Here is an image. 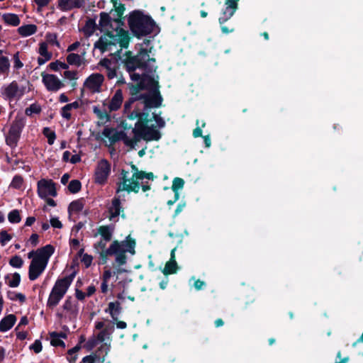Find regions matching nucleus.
Instances as JSON below:
<instances>
[{
	"label": "nucleus",
	"mask_w": 363,
	"mask_h": 363,
	"mask_svg": "<svg viewBox=\"0 0 363 363\" xmlns=\"http://www.w3.org/2000/svg\"><path fill=\"white\" fill-rule=\"evenodd\" d=\"M113 2L115 9L111 11V14L114 18L112 19L106 13H101L99 26L105 33L94 44L95 48L102 52H110L111 55L118 54L123 48H127L130 41L128 32L120 28V18L125 8L121 4Z\"/></svg>",
	"instance_id": "1"
},
{
	"label": "nucleus",
	"mask_w": 363,
	"mask_h": 363,
	"mask_svg": "<svg viewBox=\"0 0 363 363\" xmlns=\"http://www.w3.org/2000/svg\"><path fill=\"white\" fill-rule=\"evenodd\" d=\"M149 108H143V112L139 110L127 113V117L130 120L138 119L133 129V138H125L124 143L126 145L134 148L140 140L147 142L157 141L161 138L160 128L164 127L165 122L155 113H148Z\"/></svg>",
	"instance_id": "2"
},
{
	"label": "nucleus",
	"mask_w": 363,
	"mask_h": 363,
	"mask_svg": "<svg viewBox=\"0 0 363 363\" xmlns=\"http://www.w3.org/2000/svg\"><path fill=\"white\" fill-rule=\"evenodd\" d=\"M153 179L154 174L152 172L146 173L140 171L135 165L131 164L130 169H123L121 172V177L118 183L117 194L123 191L137 193L140 188L143 191H146L150 186L145 180H153Z\"/></svg>",
	"instance_id": "3"
},
{
	"label": "nucleus",
	"mask_w": 363,
	"mask_h": 363,
	"mask_svg": "<svg viewBox=\"0 0 363 363\" xmlns=\"http://www.w3.org/2000/svg\"><path fill=\"white\" fill-rule=\"evenodd\" d=\"M149 43V40H145L140 45L138 54L134 57L128 56L125 62L126 69L129 72L131 79L137 82L140 89L146 87L147 76L143 74L135 73L134 72L135 70L140 68L145 69L147 66H150V62H155V60L150 58L148 53Z\"/></svg>",
	"instance_id": "4"
},
{
	"label": "nucleus",
	"mask_w": 363,
	"mask_h": 363,
	"mask_svg": "<svg viewBox=\"0 0 363 363\" xmlns=\"http://www.w3.org/2000/svg\"><path fill=\"white\" fill-rule=\"evenodd\" d=\"M53 253L54 247L50 245H47L28 254V257L32 259L28 270L30 280L34 281L40 276L45 269L49 259Z\"/></svg>",
	"instance_id": "5"
},
{
	"label": "nucleus",
	"mask_w": 363,
	"mask_h": 363,
	"mask_svg": "<svg viewBox=\"0 0 363 363\" xmlns=\"http://www.w3.org/2000/svg\"><path fill=\"white\" fill-rule=\"evenodd\" d=\"M136 242L130 235L122 241L114 240L109 247L104 250L101 255L104 257L115 256V261L118 265H123L127 262L125 253L131 255L135 254Z\"/></svg>",
	"instance_id": "6"
},
{
	"label": "nucleus",
	"mask_w": 363,
	"mask_h": 363,
	"mask_svg": "<svg viewBox=\"0 0 363 363\" xmlns=\"http://www.w3.org/2000/svg\"><path fill=\"white\" fill-rule=\"evenodd\" d=\"M128 24L131 31L138 37L151 33L155 28L153 20L139 11L132 12L128 18Z\"/></svg>",
	"instance_id": "7"
},
{
	"label": "nucleus",
	"mask_w": 363,
	"mask_h": 363,
	"mask_svg": "<svg viewBox=\"0 0 363 363\" xmlns=\"http://www.w3.org/2000/svg\"><path fill=\"white\" fill-rule=\"evenodd\" d=\"M72 281L73 277L72 276L57 279L47 301L48 308H54L60 303L67 292Z\"/></svg>",
	"instance_id": "8"
},
{
	"label": "nucleus",
	"mask_w": 363,
	"mask_h": 363,
	"mask_svg": "<svg viewBox=\"0 0 363 363\" xmlns=\"http://www.w3.org/2000/svg\"><path fill=\"white\" fill-rule=\"evenodd\" d=\"M135 101H139V104H138V109L140 106H143L146 109L160 106L162 104V97L160 95L158 90L155 89L147 94L132 98L124 104V111L125 113H128L130 111L131 104Z\"/></svg>",
	"instance_id": "9"
},
{
	"label": "nucleus",
	"mask_w": 363,
	"mask_h": 363,
	"mask_svg": "<svg viewBox=\"0 0 363 363\" xmlns=\"http://www.w3.org/2000/svg\"><path fill=\"white\" fill-rule=\"evenodd\" d=\"M26 92V87L21 86L16 81L4 85L1 89V94L5 99L11 101L20 99Z\"/></svg>",
	"instance_id": "10"
},
{
	"label": "nucleus",
	"mask_w": 363,
	"mask_h": 363,
	"mask_svg": "<svg viewBox=\"0 0 363 363\" xmlns=\"http://www.w3.org/2000/svg\"><path fill=\"white\" fill-rule=\"evenodd\" d=\"M78 313V307L77 302L72 298L67 297L62 305L60 311L57 315L61 319H69L76 317Z\"/></svg>",
	"instance_id": "11"
},
{
	"label": "nucleus",
	"mask_w": 363,
	"mask_h": 363,
	"mask_svg": "<svg viewBox=\"0 0 363 363\" xmlns=\"http://www.w3.org/2000/svg\"><path fill=\"white\" fill-rule=\"evenodd\" d=\"M37 189L38 195L42 199L57 196L55 184L51 179H41L38 182Z\"/></svg>",
	"instance_id": "12"
},
{
	"label": "nucleus",
	"mask_w": 363,
	"mask_h": 363,
	"mask_svg": "<svg viewBox=\"0 0 363 363\" xmlns=\"http://www.w3.org/2000/svg\"><path fill=\"white\" fill-rule=\"evenodd\" d=\"M104 81V77L99 73L89 76L84 82V89L91 93H99Z\"/></svg>",
	"instance_id": "13"
},
{
	"label": "nucleus",
	"mask_w": 363,
	"mask_h": 363,
	"mask_svg": "<svg viewBox=\"0 0 363 363\" xmlns=\"http://www.w3.org/2000/svg\"><path fill=\"white\" fill-rule=\"evenodd\" d=\"M111 173V164L106 160H101L95 169L94 180L99 184H104Z\"/></svg>",
	"instance_id": "14"
},
{
	"label": "nucleus",
	"mask_w": 363,
	"mask_h": 363,
	"mask_svg": "<svg viewBox=\"0 0 363 363\" xmlns=\"http://www.w3.org/2000/svg\"><path fill=\"white\" fill-rule=\"evenodd\" d=\"M42 82L49 91L57 92L65 86L63 82L56 75L43 72Z\"/></svg>",
	"instance_id": "15"
},
{
	"label": "nucleus",
	"mask_w": 363,
	"mask_h": 363,
	"mask_svg": "<svg viewBox=\"0 0 363 363\" xmlns=\"http://www.w3.org/2000/svg\"><path fill=\"white\" fill-rule=\"evenodd\" d=\"M24 125V122L21 119L13 121L6 137V143L9 145L13 147L16 145Z\"/></svg>",
	"instance_id": "16"
},
{
	"label": "nucleus",
	"mask_w": 363,
	"mask_h": 363,
	"mask_svg": "<svg viewBox=\"0 0 363 363\" xmlns=\"http://www.w3.org/2000/svg\"><path fill=\"white\" fill-rule=\"evenodd\" d=\"M123 101V93L121 89H118L115 91L113 96L110 100H105L103 102V106L107 107L108 112H113L118 110Z\"/></svg>",
	"instance_id": "17"
},
{
	"label": "nucleus",
	"mask_w": 363,
	"mask_h": 363,
	"mask_svg": "<svg viewBox=\"0 0 363 363\" xmlns=\"http://www.w3.org/2000/svg\"><path fill=\"white\" fill-rule=\"evenodd\" d=\"M239 0H225V9L222 12L221 16L219 18L220 24H223L229 20L238 9Z\"/></svg>",
	"instance_id": "18"
},
{
	"label": "nucleus",
	"mask_w": 363,
	"mask_h": 363,
	"mask_svg": "<svg viewBox=\"0 0 363 363\" xmlns=\"http://www.w3.org/2000/svg\"><path fill=\"white\" fill-rule=\"evenodd\" d=\"M109 220L116 222L118 221V217L121 214L123 218H125L123 213V209L121 206V202L118 197H115L112 200L111 206L109 208Z\"/></svg>",
	"instance_id": "19"
},
{
	"label": "nucleus",
	"mask_w": 363,
	"mask_h": 363,
	"mask_svg": "<svg viewBox=\"0 0 363 363\" xmlns=\"http://www.w3.org/2000/svg\"><path fill=\"white\" fill-rule=\"evenodd\" d=\"M38 63L39 65H43L51 60L52 54L48 51V45L47 43H40L38 45Z\"/></svg>",
	"instance_id": "20"
},
{
	"label": "nucleus",
	"mask_w": 363,
	"mask_h": 363,
	"mask_svg": "<svg viewBox=\"0 0 363 363\" xmlns=\"http://www.w3.org/2000/svg\"><path fill=\"white\" fill-rule=\"evenodd\" d=\"M84 0H57V7L62 11L82 7Z\"/></svg>",
	"instance_id": "21"
},
{
	"label": "nucleus",
	"mask_w": 363,
	"mask_h": 363,
	"mask_svg": "<svg viewBox=\"0 0 363 363\" xmlns=\"http://www.w3.org/2000/svg\"><path fill=\"white\" fill-rule=\"evenodd\" d=\"M113 332V327L111 325L106 326L96 336V339L89 340V343L91 347L95 346L99 342H103L106 340L110 339L111 335Z\"/></svg>",
	"instance_id": "22"
},
{
	"label": "nucleus",
	"mask_w": 363,
	"mask_h": 363,
	"mask_svg": "<svg viewBox=\"0 0 363 363\" xmlns=\"http://www.w3.org/2000/svg\"><path fill=\"white\" fill-rule=\"evenodd\" d=\"M105 312L110 314L113 321L118 320L121 313V303L118 301L110 302L108 305V308L105 309Z\"/></svg>",
	"instance_id": "23"
},
{
	"label": "nucleus",
	"mask_w": 363,
	"mask_h": 363,
	"mask_svg": "<svg viewBox=\"0 0 363 363\" xmlns=\"http://www.w3.org/2000/svg\"><path fill=\"white\" fill-rule=\"evenodd\" d=\"M85 51L83 50L80 54L70 53L67 56V62L68 65H74L76 67L81 66L84 62Z\"/></svg>",
	"instance_id": "24"
},
{
	"label": "nucleus",
	"mask_w": 363,
	"mask_h": 363,
	"mask_svg": "<svg viewBox=\"0 0 363 363\" xmlns=\"http://www.w3.org/2000/svg\"><path fill=\"white\" fill-rule=\"evenodd\" d=\"M16 321V318L14 315H6L0 321V331L2 333L8 331L13 326Z\"/></svg>",
	"instance_id": "25"
},
{
	"label": "nucleus",
	"mask_w": 363,
	"mask_h": 363,
	"mask_svg": "<svg viewBox=\"0 0 363 363\" xmlns=\"http://www.w3.org/2000/svg\"><path fill=\"white\" fill-rule=\"evenodd\" d=\"M50 343L52 346L55 347H65V344L63 342L62 339H65L67 335L64 333H56L52 332L50 333Z\"/></svg>",
	"instance_id": "26"
},
{
	"label": "nucleus",
	"mask_w": 363,
	"mask_h": 363,
	"mask_svg": "<svg viewBox=\"0 0 363 363\" xmlns=\"http://www.w3.org/2000/svg\"><path fill=\"white\" fill-rule=\"evenodd\" d=\"M1 19L8 26H18L20 23V18L17 14L6 13L1 15Z\"/></svg>",
	"instance_id": "27"
},
{
	"label": "nucleus",
	"mask_w": 363,
	"mask_h": 363,
	"mask_svg": "<svg viewBox=\"0 0 363 363\" xmlns=\"http://www.w3.org/2000/svg\"><path fill=\"white\" fill-rule=\"evenodd\" d=\"M5 52L0 50V74H7L10 70V60L8 56L4 55Z\"/></svg>",
	"instance_id": "28"
},
{
	"label": "nucleus",
	"mask_w": 363,
	"mask_h": 363,
	"mask_svg": "<svg viewBox=\"0 0 363 363\" xmlns=\"http://www.w3.org/2000/svg\"><path fill=\"white\" fill-rule=\"evenodd\" d=\"M37 31V26L34 24H27L20 26L18 28V33L22 37H28Z\"/></svg>",
	"instance_id": "29"
},
{
	"label": "nucleus",
	"mask_w": 363,
	"mask_h": 363,
	"mask_svg": "<svg viewBox=\"0 0 363 363\" xmlns=\"http://www.w3.org/2000/svg\"><path fill=\"white\" fill-rule=\"evenodd\" d=\"M114 230V227L112 225H103L100 226L98 229V233L106 241L111 240Z\"/></svg>",
	"instance_id": "30"
},
{
	"label": "nucleus",
	"mask_w": 363,
	"mask_h": 363,
	"mask_svg": "<svg viewBox=\"0 0 363 363\" xmlns=\"http://www.w3.org/2000/svg\"><path fill=\"white\" fill-rule=\"evenodd\" d=\"M79 106V104L77 101H74L72 103H70V104H68L65 105L61 109V115H62V116L64 118L67 119V120L70 119V118H71V113H70V111L72 109L78 108Z\"/></svg>",
	"instance_id": "31"
},
{
	"label": "nucleus",
	"mask_w": 363,
	"mask_h": 363,
	"mask_svg": "<svg viewBox=\"0 0 363 363\" xmlns=\"http://www.w3.org/2000/svg\"><path fill=\"white\" fill-rule=\"evenodd\" d=\"M84 201L82 199L76 200L72 201L69 206V216L74 214H77L80 212L84 208Z\"/></svg>",
	"instance_id": "32"
},
{
	"label": "nucleus",
	"mask_w": 363,
	"mask_h": 363,
	"mask_svg": "<svg viewBox=\"0 0 363 363\" xmlns=\"http://www.w3.org/2000/svg\"><path fill=\"white\" fill-rule=\"evenodd\" d=\"M63 77L65 79L69 81L72 85L74 86L77 84V80L79 78V73L77 70L65 69L63 73Z\"/></svg>",
	"instance_id": "33"
},
{
	"label": "nucleus",
	"mask_w": 363,
	"mask_h": 363,
	"mask_svg": "<svg viewBox=\"0 0 363 363\" xmlns=\"http://www.w3.org/2000/svg\"><path fill=\"white\" fill-rule=\"evenodd\" d=\"M7 284L10 287H17L21 281V276L18 273L15 272L13 274H8L6 277Z\"/></svg>",
	"instance_id": "34"
},
{
	"label": "nucleus",
	"mask_w": 363,
	"mask_h": 363,
	"mask_svg": "<svg viewBox=\"0 0 363 363\" xmlns=\"http://www.w3.org/2000/svg\"><path fill=\"white\" fill-rule=\"evenodd\" d=\"M184 181L179 177H176L173 180L172 189L173 191L175 193V200L179 199V189H182L184 187Z\"/></svg>",
	"instance_id": "35"
},
{
	"label": "nucleus",
	"mask_w": 363,
	"mask_h": 363,
	"mask_svg": "<svg viewBox=\"0 0 363 363\" xmlns=\"http://www.w3.org/2000/svg\"><path fill=\"white\" fill-rule=\"evenodd\" d=\"M177 264L176 260H169V262H167L166 263L162 272L164 274L167 275V274H174L177 272Z\"/></svg>",
	"instance_id": "36"
},
{
	"label": "nucleus",
	"mask_w": 363,
	"mask_h": 363,
	"mask_svg": "<svg viewBox=\"0 0 363 363\" xmlns=\"http://www.w3.org/2000/svg\"><path fill=\"white\" fill-rule=\"evenodd\" d=\"M93 111L101 120H108L109 118V112L108 110L107 109V107H104V108L101 110L98 106H94Z\"/></svg>",
	"instance_id": "37"
},
{
	"label": "nucleus",
	"mask_w": 363,
	"mask_h": 363,
	"mask_svg": "<svg viewBox=\"0 0 363 363\" xmlns=\"http://www.w3.org/2000/svg\"><path fill=\"white\" fill-rule=\"evenodd\" d=\"M49 67L52 71L57 72L60 69H67L69 68V65H68V64H67L65 62H62L57 60L55 62H50L49 64Z\"/></svg>",
	"instance_id": "38"
},
{
	"label": "nucleus",
	"mask_w": 363,
	"mask_h": 363,
	"mask_svg": "<svg viewBox=\"0 0 363 363\" xmlns=\"http://www.w3.org/2000/svg\"><path fill=\"white\" fill-rule=\"evenodd\" d=\"M45 39L46 41L45 43H47L48 45L50 44L51 45H55L60 48V45L57 40V34L52 33H46Z\"/></svg>",
	"instance_id": "39"
},
{
	"label": "nucleus",
	"mask_w": 363,
	"mask_h": 363,
	"mask_svg": "<svg viewBox=\"0 0 363 363\" xmlns=\"http://www.w3.org/2000/svg\"><path fill=\"white\" fill-rule=\"evenodd\" d=\"M8 298L11 301H18L21 303L26 301V296L23 294L16 291H9Z\"/></svg>",
	"instance_id": "40"
},
{
	"label": "nucleus",
	"mask_w": 363,
	"mask_h": 363,
	"mask_svg": "<svg viewBox=\"0 0 363 363\" xmlns=\"http://www.w3.org/2000/svg\"><path fill=\"white\" fill-rule=\"evenodd\" d=\"M79 346H75L67 352V359L69 363H74L77 360V352L79 350Z\"/></svg>",
	"instance_id": "41"
},
{
	"label": "nucleus",
	"mask_w": 363,
	"mask_h": 363,
	"mask_svg": "<svg viewBox=\"0 0 363 363\" xmlns=\"http://www.w3.org/2000/svg\"><path fill=\"white\" fill-rule=\"evenodd\" d=\"M96 23L94 20L89 19L86 21L84 27V32L89 35H91L95 30Z\"/></svg>",
	"instance_id": "42"
},
{
	"label": "nucleus",
	"mask_w": 363,
	"mask_h": 363,
	"mask_svg": "<svg viewBox=\"0 0 363 363\" xmlns=\"http://www.w3.org/2000/svg\"><path fill=\"white\" fill-rule=\"evenodd\" d=\"M13 236L7 233L6 230H1L0 232V244L1 246H5L12 239Z\"/></svg>",
	"instance_id": "43"
},
{
	"label": "nucleus",
	"mask_w": 363,
	"mask_h": 363,
	"mask_svg": "<svg viewBox=\"0 0 363 363\" xmlns=\"http://www.w3.org/2000/svg\"><path fill=\"white\" fill-rule=\"evenodd\" d=\"M43 133L48 138V144L52 145L56 138L55 132L51 130L49 128H45Z\"/></svg>",
	"instance_id": "44"
},
{
	"label": "nucleus",
	"mask_w": 363,
	"mask_h": 363,
	"mask_svg": "<svg viewBox=\"0 0 363 363\" xmlns=\"http://www.w3.org/2000/svg\"><path fill=\"white\" fill-rule=\"evenodd\" d=\"M9 222L18 223L21 221V216L18 210L11 211L8 215Z\"/></svg>",
	"instance_id": "45"
},
{
	"label": "nucleus",
	"mask_w": 363,
	"mask_h": 363,
	"mask_svg": "<svg viewBox=\"0 0 363 363\" xmlns=\"http://www.w3.org/2000/svg\"><path fill=\"white\" fill-rule=\"evenodd\" d=\"M9 264L14 268H21L23 264V260L20 256L16 255L11 258Z\"/></svg>",
	"instance_id": "46"
},
{
	"label": "nucleus",
	"mask_w": 363,
	"mask_h": 363,
	"mask_svg": "<svg viewBox=\"0 0 363 363\" xmlns=\"http://www.w3.org/2000/svg\"><path fill=\"white\" fill-rule=\"evenodd\" d=\"M68 189L72 193H77L81 189V183L78 180H72L69 184Z\"/></svg>",
	"instance_id": "47"
},
{
	"label": "nucleus",
	"mask_w": 363,
	"mask_h": 363,
	"mask_svg": "<svg viewBox=\"0 0 363 363\" xmlns=\"http://www.w3.org/2000/svg\"><path fill=\"white\" fill-rule=\"evenodd\" d=\"M23 178L21 176H15L10 184V186L14 189H21L23 185Z\"/></svg>",
	"instance_id": "48"
},
{
	"label": "nucleus",
	"mask_w": 363,
	"mask_h": 363,
	"mask_svg": "<svg viewBox=\"0 0 363 363\" xmlns=\"http://www.w3.org/2000/svg\"><path fill=\"white\" fill-rule=\"evenodd\" d=\"M40 110L41 109L39 105L33 104L26 109L25 113L27 116H31L33 113H40Z\"/></svg>",
	"instance_id": "49"
},
{
	"label": "nucleus",
	"mask_w": 363,
	"mask_h": 363,
	"mask_svg": "<svg viewBox=\"0 0 363 363\" xmlns=\"http://www.w3.org/2000/svg\"><path fill=\"white\" fill-rule=\"evenodd\" d=\"M13 68L16 69H20L23 67V63L20 59L19 52H16L13 56Z\"/></svg>",
	"instance_id": "50"
},
{
	"label": "nucleus",
	"mask_w": 363,
	"mask_h": 363,
	"mask_svg": "<svg viewBox=\"0 0 363 363\" xmlns=\"http://www.w3.org/2000/svg\"><path fill=\"white\" fill-rule=\"evenodd\" d=\"M30 350H33V352L36 354L40 353L42 351L43 346L40 340H36L33 344L30 345Z\"/></svg>",
	"instance_id": "51"
},
{
	"label": "nucleus",
	"mask_w": 363,
	"mask_h": 363,
	"mask_svg": "<svg viewBox=\"0 0 363 363\" xmlns=\"http://www.w3.org/2000/svg\"><path fill=\"white\" fill-rule=\"evenodd\" d=\"M92 257L91 255H89L87 254H84L83 256H82V262L84 264V265L86 266V267H89L91 262H92Z\"/></svg>",
	"instance_id": "52"
},
{
	"label": "nucleus",
	"mask_w": 363,
	"mask_h": 363,
	"mask_svg": "<svg viewBox=\"0 0 363 363\" xmlns=\"http://www.w3.org/2000/svg\"><path fill=\"white\" fill-rule=\"evenodd\" d=\"M50 225L53 228H61L62 227V223L57 218H50Z\"/></svg>",
	"instance_id": "53"
},
{
	"label": "nucleus",
	"mask_w": 363,
	"mask_h": 363,
	"mask_svg": "<svg viewBox=\"0 0 363 363\" xmlns=\"http://www.w3.org/2000/svg\"><path fill=\"white\" fill-rule=\"evenodd\" d=\"M33 1L36 4L38 9H42L47 6L49 4L50 0H33Z\"/></svg>",
	"instance_id": "54"
},
{
	"label": "nucleus",
	"mask_w": 363,
	"mask_h": 363,
	"mask_svg": "<svg viewBox=\"0 0 363 363\" xmlns=\"http://www.w3.org/2000/svg\"><path fill=\"white\" fill-rule=\"evenodd\" d=\"M38 235L35 233L31 235L29 241L33 245V246H36L38 245Z\"/></svg>",
	"instance_id": "55"
},
{
	"label": "nucleus",
	"mask_w": 363,
	"mask_h": 363,
	"mask_svg": "<svg viewBox=\"0 0 363 363\" xmlns=\"http://www.w3.org/2000/svg\"><path fill=\"white\" fill-rule=\"evenodd\" d=\"M113 275V272L109 270L106 269L104 272L103 274V280L105 281H108L111 276Z\"/></svg>",
	"instance_id": "56"
},
{
	"label": "nucleus",
	"mask_w": 363,
	"mask_h": 363,
	"mask_svg": "<svg viewBox=\"0 0 363 363\" xmlns=\"http://www.w3.org/2000/svg\"><path fill=\"white\" fill-rule=\"evenodd\" d=\"M107 77L108 79H113L116 77V71L114 67H111L107 69Z\"/></svg>",
	"instance_id": "57"
},
{
	"label": "nucleus",
	"mask_w": 363,
	"mask_h": 363,
	"mask_svg": "<svg viewBox=\"0 0 363 363\" xmlns=\"http://www.w3.org/2000/svg\"><path fill=\"white\" fill-rule=\"evenodd\" d=\"M80 46V43L79 42H75L72 44H71L70 45H69V47L67 48V52H72V51H74L76 50Z\"/></svg>",
	"instance_id": "58"
},
{
	"label": "nucleus",
	"mask_w": 363,
	"mask_h": 363,
	"mask_svg": "<svg viewBox=\"0 0 363 363\" xmlns=\"http://www.w3.org/2000/svg\"><path fill=\"white\" fill-rule=\"evenodd\" d=\"M100 65L106 68V69H108L111 67V62L109 60L104 59L100 62Z\"/></svg>",
	"instance_id": "59"
},
{
	"label": "nucleus",
	"mask_w": 363,
	"mask_h": 363,
	"mask_svg": "<svg viewBox=\"0 0 363 363\" xmlns=\"http://www.w3.org/2000/svg\"><path fill=\"white\" fill-rule=\"evenodd\" d=\"M205 286V283L203 281L201 280H196L194 282V287L197 290L201 289Z\"/></svg>",
	"instance_id": "60"
},
{
	"label": "nucleus",
	"mask_w": 363,
	"mask_h": 363,
	"mask_svg": "<svg viewBox=\"0 0 363 363\" xmlns=\"http://www.w3.org/2000/svg\"><path fill=\"white\" fill-rule=\"evenodd\" d=\"M86 296V294L82 292V291L77 290L76 291V297L79 300H83Z\"/></svg>",
	"instance_id": "61"
},
{
	"label": "nucleus",
	"mask_w": 363,
	"mask_h": 363,
	"mask_svg": "<svg viewBox=\"0 0 363 363\" xmlns=\"http://www.w3.org/2000/svg\"><path fill=\"white\" fill-rule=\"evenodd\" d=\"M116 324V327L119 329H125L127 327V324L124 321H115Z\"/></svg>",
	"instance_id": "62"
},
{
	"label": "nucleus",
	"mask_w": 363,
	"mask_h": 363,
	"mask_svg": "<svg viewBox=\"0 0 363 363\" xmlns=\"http://www.w3.org/2000/svg\"><path fill=\"white\" fill-rule=\"evenodd\" d=\"M69 161L72 164H76L80 161V157L78 155H72Z\"/></svg>",
	"instance_id": "63"
},
{
	"label": "nucleus",
	"mask_w": 363,
	"mask_h": 363,
	"mask_svg": "<svg viewBox=\"0 0 363 363\" xmlns=\"http://www.w3.org/2000/svg\"><path fill=\"white\" fill-rule=\"evenodd\" d=\"M81 363H94V358L91 356H86Z\"/></svg>",
	"instance_id": "64"
}]
</instances>
